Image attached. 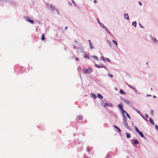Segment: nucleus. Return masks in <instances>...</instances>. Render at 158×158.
Listing matches in <instances>:
<instances>
[{"label": "nucleus", "mask_w": 158, "mask_h": 158, "mask_svg": "<svg viewBox=\"0 0 158 158\" xmlns=\"http://www.w3.org/2000/svg\"><path fill=\"white\" fill-rule=\"evenodd\" d=\"M121 112L123 114V115L124 116V113H125L126 114V113H127L123 109H122V110H121Z\"/></svg>", "instance_id": "6ab92c4d"}, {"label": "nucleus", "mask_w": 158, "mask_h": 158, "mask_svg": "<svg viewBox=\"0 0 158 158\" xmlns=\"http://www.w3.org/2000/svg\"><path fill=\"white\" fill-rule=\"evenodd\" d=\"M107 75L109 76L110 77H113V75L111 74H110V73H108L107 74Z\"/></svg>", "instance_id": "7c9ffc66"}, {"label": "nucleus", "mask_w": 158, "mask_h": 158, "mask_svg": "<svg viewBox=\"0 0 158 158\" xmlns=\"http://www.w3.org/2000/svg\"><path fill=\"white\" fill-rule=\"evenodd\" d=\"M118 107L121 110L123 109V107L122 105L119 104L118 105Z\"/></svg>", "instance_id": "412c9836"}, {"label": "nucleus", "mask_w": 158, "mask_h": 158, "mask_svg": "<svg viewBox=\"0 0 158 158\" xmlns=\"http://www.w3.org/2000/svg\"><path fill=\"white\" fill-rule=\"evenodd\" d=\"M106 29V31L109 34H110V32L109 31V30H108V29H107V28L106 27V28H105Z\"/></svg>", "instance_id": "72a5a7b5"}, {"label": "nucleus", "mask_w": 158, "mask_h": 158, "mask_svg": "<svg viewBox=\"0 0 158 158\" xmlns=\"http://www.w3.org/2000/svg\"><path fill=\"white\" fill-rule=\"evenodd\" d=\"M73 3H74V2L73 1Z\"/></svg>", "instance_id": "603ef678"}, {"label": "nucleus", "mask_w": 158, "mask_h": 158, "mask_svg": "<svg viewBox=\"0 0 158 158\" xmlns=\"http://www.w3.org/2000/svg\"><path fill=\"white\" fill-rule=\"evenodd\" d=\"M119 92L120 94H125V93L124 91L122 89H120L119 91Z\"/></svg>", "instance_id": "f3484780"}, {"label": "nucleus", "mask_w": 158, "mask_h": 158, "mask_svg": "<svg viewBox=\"0 0 158 158\" xmlns=\"http://www.w3.org/2000/svg\"><path fill=\"white\" fill-rule=\"evenodd\" d=\"M73 48H74V49H76V46L75 45H73Z\"/></svg>", "instance_id": "37998d69"}, {"label": "nucleus", "mask_w": 158, "mask_h": 158, "mask_svg": "<svg viewBox=\"0 0 158 158\" xmlns=\"http://www.w3.org/2000/svg\"><path fill=\"white\" fill-rule=\"evenodd\" d=\"M24 19L27 21H28L30 20V18L27 16L24 17Z\"/></svg>", "instance_id": "a211bd4d"}, {"label": "nucleus", "mask_w": 158, "mask_h": 158, "mask_svg": "<svg viewBox=\"0 0 158 158\" xmlns=\"http://www.w3.org/2000/svg\"><path fill=\"white\" fill-rule=\"evenodd\" d=\"M102 105L104 107H106L107 106H110L111 107H112V104L111 103H110V105H109V104L106 102H105V101H102Z\"/></svg>", "instance_id": "7ed1b4c3"}, {"label": "nucleus", "mask_w": 158, "mask_h": 158, "mask_svg": "<svg viewBox=\"0 0 158 158\" xmlns=\"http://www.w3.org/2000/svg\"><path fill=\"white\" fill-rule=\"evenodd\" d=\"M91 96L94 99H96L97 98L96 96L93 93L91 94Z\"/></svg>", "instance_id": "6e6552de"}, {"label": "nucleus", "mask_w": 158, "mask_h": 158, "mask_svg": "<svg viewBox=\"0 0 158 158\" xmlns=\"http://www.w3.org/2000/svg\"><path fill=\"white\" fill-rule=\"evenodd\" d=\"M89 45H90V49H92L93 48H94V47H93V46L92 44V43H90V44H89Z\"/></svg>", "instance_id": "cd10ccee"}, {"label": "nucleus", "mask_w": 158, "mask_h": 158, "mask_svg": "<svg viewBox=\"0 0 158 158\" xmlns=\"http://www.w3.org/2000/svg\"><path fill=\"white\" fill-rule=\"evenodd\" d=\"M126 114L127 115V116L128 117V118L129 119H131V117H130V116L129 115V114L127 113H126Z\"/></svg>", "instance_id": "f704fd0d"}, {"label": "nucleus", "mask_w": 158, "mask_h": 158, "mask_svg": "<svg viewBox=\"0 0 158 158\" xmlns=\"http://www.w3.org/2000/svg\"><path fill=\"white\" fill-rule=\"evenodd\" d=\"M92 71V69L90 68H88L87 69H82V72L84 73H91Z\"/></svg>", "instance_id": "f257e3e1"}, {"label": "nucleus", "mask_w": 158, "mask_h": 158, "mask_svg": "<svg viewBox=\"0 0 158 158\" xmlns=\"http://www.w3.org/2000/svg\"><path fill=\"white\" fill-rule=\"evenodd\" d=\"M152 40L155 43L156 42H157V40L155 38H152Z\"/></svg>", "instance_id": "393cba45"}, {"label": "nucleus", "mask_w": 158, "mask_h": 158, "mask_svg": "<svg viewBox=\"0 0 158 158\" xmlns=\"http://www.w3.org/2000/svg\"><path fill=\"white\" fill-rule=\"evenodd\" d=\"M135 131L138 133L140 131L137 127L135 126Z\"/></svg>", "instance_id": "bb28decb"}, {"label": "nucleus", "mask_w": 158, "mask_h": 158, "mask_svg": "<svg viewBox=\"0 0 158 158\" xmlns=\"http://www.w3.org/2000/svg\"><path fill=\"white\" fill-rule=\"evenodd\" d=\"M126 134L127 137V138H129L131 137V135L129 133L126 132Z\"/></svg>", "instance_id": "dca6fc26"}, {"label": "nucleus", "mask_w": 158, "mask_h": 158, "mask_svg": "<svg viewBox=\"0 0 158 158\" xmlns=\"http://www.w3.org/2000/svg\"><path fill=\"white\" fill-rule=\"evenodd\" d=\"M147 96H151V95H149V94H148L147 95Z\"/></svg>", "instance_id": "a18cd8bd"}, {"label": "nucleus", "mask_w": 158, "mask_h": 158, "mask_svg": "<svg viewBox=\"0 0 158 158\" xmlns=\"http://www.w3.org/2000/svg\"><path fill=\"white\" fill-rule=\"evenodd\" d=\"M112 42L114 44H115L116 47H118V44H117V43L114 40H112Z\"/></svg>", "instance_id": "a878e982"}, {"label": "nucleus", "mask_w": 158, "mask_h": 158, "mask_svg": "<svg viewBox=\"0 0 158 158\" xmlns=\"http://www.w3.org/2000/svg\"><path fill=\"white\" fill-rule=\"evenodd\" d=\"M153 97H154V98H156V97H155V96H153Z\"/></svg>", "instance_id": "3c124183"}, {"label": "nucleus", "mask_w": 158, "mask_h": 158, "mask_svg": "<svg viewBox=\"0 0 158 158\" xmlns=\"http://www.w3.org/2000/svg\"><path fill=\"white\" fill-rule=\"evenodd\" d=\"M149 121H150V123L152 125H154V123L153 121V120L151 118H149Z\"/></svg>", "instance_id": "1a4fd4ad"}, {"label": "nucleus", "mask_w": 158, "mask_h": 158, "mask_svg": "<svg viewBox=\"0 0 158 158\" xmlns=\"http://www.w3.org/2000/svg\"><path fill=\"white\" fill-rule=\"evenodd\" d=\"M97 21H98V23H99V24H100V23H101V22H100V21L99 20V19H98V18H97Z\"/></svg>", "instance_id": "ea45409f"}, {"label": "nucleus", "mask_w": 158, "mask_h": 158, "mask_svg": "<svg viewBox=\"0 0 158 158\" xmlns=\"http://www.w3.org/2000/svg\"><path fill=\"white\" fill-rule=\"evenodd\" d=\"M127 117H126L125 115H124V117L123 118V124L128 129L129 126L128 125V124L127 122Z\"/></svg>", "instance_id": "f03ea898"}, {"label": "nucleus", "mask_w": 158, "mask_h": 158, "mask_svg": "<svg viewBox=\"0 0 158 158\" xmlns=\"http://www.w3.org/2000/svg\"><path fill=\"white\" fill-rule=\"evenodd\" d=\"M138 134L140 135V136L142 137H144V135H143V133L142 132L139 131L138 132Z\"/></svg>", "instance_id": "9b49d317"}, {"label": "nucleus", "mask_w": 158, "mask_h": 158, "mask_svg": "<svg viewBox=\"0 0 158 158\" xmlns=\"http://www.w3.org/2000/svg\"><path fill=\"white\" fill-rule=\"evenodd\" d=\"M145 115L146 117L147 118H149V116L147 114H145Z\"/></svg>", "instance_id": "e433bc0d"}, {"label": "nucleus", "mask_w": 158, "mask_h": 158, "mask_svg": "<svg viewBox=\"0 0 158 158\" xmlns=\"http://www.w3.org/2000/svg\"><path fill=\"white\" fill-rule=\"evenodd\" d=\"M28 21L32 24H33L34 23L33 21L32 20H31L30 19Z\"/></svg>", "instance_id": "c9c22d12"}, {"label": "nucleus", "mask_w": 158, "mask_h": 158, "mask_svg": "<svg viewBox=\"0 0 158 158\" xmlns=\"http://www.w3.org/2000/svg\"><path fill=\"white\" fill-rule=\"evenodd\" d=\"M110 157H111V156L109 154H108L106 156V158H110Z\"/></svg>", "instance_id": "2f4dec72"}, {"label": "nucleus", "mask_w": 158, "mask_h": 158, "mask_svg": "<svg viewBox=\"0 0 158 158\" xmlns=\"http://www.w3.org/2000/svg\"><path fill=\"white\" fill-rule=\"evenodd\" d=\"M132 25L135 27H136V22L135 21H134L132 23Z\"/></svg>", "instance_id": "4be33fe9"}, {"label": "nucleus", "mask_w": 158, "mask_h": 158, "mask_svg": "<svg viewBox=\"0 0 158 158\" xmlns=\"http://www.w3.org/2000/svg\"><path fill=\"white\" fill-rule=\"evenodd\" d=\"M151 91L152 90V88H151Z\"/></svg>", "instance_id": "8fccbe9b"}, {"label": "nucleus", "mask_w": 158, "mask_h": 158, "mask_svg": "<svg viewBox=\"0 0 158 158\" xmlns=\"http://www.w3.org/2000/svg\"><path fill=\"white\" fill-rule=\"evenodd\" d=\"M84 158H89L87 156H85L84 157Z\"/></svg>", "instance_id": "de8ad7c7"}, {"label": "nucleus", "mask_w": 158, "mask_h": 158, "mask_svg": "<svg viewBox=\"0 0 158 158\" xmlns=\"http://www.w3.org/2000/svg\"><path fill=\"white\" fill-rule=\"evenodd\" d=\"M47 6L48 7H49L52 9L53 8V6L51 4H47Z\"/></svg>", "instance_id": "5701e85b"}, {"label": "nucleus", "mask_w": 158, "mask_h": 158, "mask_svg": "<svg viewBox=\"0 0 158 158\" xmlns=\"http://www.w3.org/2000/svg\"><path fill=\"white\" fill-rule=\"evenodd\" d=\"M97 2L96 0H94V2L95 3H96Z\"/></svg>", "instance_id": "49530a36"}, {"label": "nucleus", "mask_w": 158, "mask_h": 158, "mask_svg": "<svg viewBox=\"0 0 158 158\" xmlns=\"http://www.w3.org/2000/svg\"><path fill=\"white\" fill-rule=\"evenodd\" d=\"M75 59H76V60H77V61H78V60H79V59L78 58L76 57V58H75Z\"/></svg>", "instance_id": "79ce46f5"}, {"label": "nucleus", "mask_w": 158, "mask_h": 158, "mask_svg": "<svg viewBox=\"0 0 158 158\" xmlns=\"http://www.w3.org/2000/svg\"><path fill=\"white\" fill-rule=\"evenodd\" d=\"M84 57L85 58H88V59H89V56H88V55L86 54H85L84 55Z\"/></svg>", "instance_id": "473e14b6"}, {"label": "nucleus", "mask_w": 158, "mask_h": 158, "mask_svg": "<svg viewBox=\"0 0 158 158\" xmlns=\"http://www.w3.org/2000/svg\"><path fill=\"white\" fill-rule=\"evenodd\" d=\"M95 66L96 67H97L98 68H104L105 69H106V68L104 66L103 64H101L100 65H98V64H95Z\"/></svg>", "instance_id": "423d86ee"}, {"label": "nucleus", "mask_w": 158, "mask_h": 158, "mask_svg": "<svg viewBox=\"0 0 158 158\" xmlns=\"http://www.w3.org/2000/svg\"><path fill=\"white\" fill-rule=\"evenodd\" d=\"M93 57L94 59L95 60H98V57L96 56H93Z\"/></svg>", "instance_id": "c756f323"}, {"label": "nucleus", "mask_w": 158, "mask_h": 158, "mask_svg": "<svg viewBox=\"0 0 158 158\" xmlns=\"http://www.w3.org/2000/svg\"><path fill=\"white\" fill-rule=\"evenodd\" d=\"M99 25H100L101 27H102L104 28H106V27L104 25L101 23H100Z\"/></svg>", "instance_id": "aec40b11"}, {"label": "nucleus", "mask_w": 158, "mask_h": 158, "mask_svg": "<svg viewBox=\"0 0 158 158\" xmlns=\"http://www.w3.org/2000/svg\"><path fill=\"white\" fill-rule=\"evenodd\" d=\"M88 41H89V44H90V43H91L90 40H89Z\"/></svg>", "instance_id": "c03bdc74"}, {"label": "nucleus", "mask_w": 158, "mask_h": 158, "mask_svg": "<svg viewBox=\"0 0 158 158\" xmlns=\"http://www.w3.org/2000/svg\"><path fill=\"white\" fill-rule=\"evenodd\" d=\"M124 18L125 19H128V20L129 19V16L128 14H125L124 15Z\"/></svg>", "instance_id": "0eeeda50"}, {"label": "nucleus", "mask_w": 158, "mask_h": 158, "mask_svg": "<svg viewBox=\"0 0 158 158\" xmlns=\"http://www.w3.org/2000/svg\"><path fill=\"white\" fill-rule=\"evenodd\" d=\"M77 119L78 120H82V117L81 116H78L77 117Z\"/></svg>", "instance_id": "2eb2a0df"}, {"label": "nucleus", "mask_w": 158, "mask_h": 158, "mask_svg": "<svg viewBox=\"0 0 158 158\" xmlns=\"http://www.w3.org/2000/svg\"><path fill=\"white\" fill-rule=\"evenodd\" d=\"M126 84H127V85L130 87V88L131 89H132L134 90H135V89L132 86H131V85H129V84H128L127 83H126Z\"/></svg>", "instance_id": "9d476101"}, {"label": "nucleus", "mask_w": 158, "mask_h": 158, "mask_svg": "<svg viewBox=\"0 0 158 158\" xmlns=\"http://www.w3.org/2000/svg\"><path fill=\"white\" fill-rule=\"evenodd\" d=\"M124 102L126 103L128 105H129L130 104V102L129 101L125 99L124 100Z\"/></svg>", "instance_id": "4468645a"}, {"label": "nucleus", "mask_w": 158, "mask_h": 158, "mask_svg": "<svg viewBox=\"0 0 158 158\" xmlns=\"http://www.w3.org/2000/svg\"><path fill=\"white\" fill-rule=\"evenodd\" d=\"M142 117L145 120H146V121H148L147 119H146L144 117L143 115L142 116Z\"/></svg>", "instance_id": "58836bf2"}, {"label": "nucleus", "mask_w": 158, "mask_h": 158, "mask_svg": "<svg viewBox=\"0 0 158 158\" xmlns=\"http://www.w3.org/2000/svg\"><path fill=\"white\" fill-rule=\"evenodd\" d=\"M132 141L133 142V143L135 145H137L139 143V142L137 139H132Z\"/></svg>", "instance_id": "39448f33"}, {"label": "nucleus", "mask_w": 158, "mask_h": 158, "mask_svg": "<svg viewBox=\"0 0 158 158\" xmlns=\"http://www.w3.org/2000/svg\"><path fill=\"white\" fill-rule=\"evenodd\" d=\"M67 27H65V29H67Z\"/></svg>", "instance_id": "09e8293b"}, {"label": "nucleus", "mask_w": 158, "mask_h": 158, "mask_svg": "<svg viewBox=\"0 0 158 158\" xmlns=\"http://www.w3.org/2000/svg\"><path fill=\"white\" fill-rule=\"evenodd\" d=\"M139 5H140V6L142 5V3L141 2H139Z\"/></svg>", "instance_id": "a19ab883"}, {"label": "nucleus", "mask_w": 158, "mask_h": 158, "mask_svg": "<svg viewBox=\"0 0 158 158\" xmlns=\"http://www.w3.org/2000/svg\"><path fill=\"white\" fill-rule=\"evenodd\" d=\"M102 60L105 61H108L109 62H110V60L108 58L104 57L103 56H102Z\"/></svg>", "instance_id": "20e7f679"}, {"label": "nucleus", "mask_w": 158, "mask_h": 158, "mask_svg": "<svg viewBox=\"0 0 158 158\" xmlns=\"http://www.w3.org/2000/svg\"><path fill=\"white\" fill-rule=\"evenodd\" d=\"M98 97L100 99H102L103 98L102 96L99 94H98Z\"/></svg>", "instance_id": "ddd939ff"}, {"label": "nucleus", "mask_w": 158, "mask_h": 158, "mask_svg": "<svg viewBox=\"0 0 158 158\" xmlns=\"http://www.w3.org/2000/svg\"><path fill=\"white\" fill-rule=\"evenodd\" d=\"M114 127L116 128L118 131L119 133H120L121 132V130H120V129L118 127H116V126L114 125Z\"/></svg>", "instance_id": "f8f14e48"}, {"label": "nucleus", "mask_w": 158, "mask_h": 158, "mask_svg": "<svg viewBox=\"0 0 158 158\" xmlns=\"http://www.w3.org/2000/svg\"><path fill=\"white\" fill-rule=\"evenodd\" d=\"M139 24L141 28H144V27H143L142 25L140 23H139Z\"/></svg>", "instance_id": "4c0bfd02"}, {"label": "nucleus", "mask_w": 158, "mask_h": 158, "mask_svg": "<svg viewBox=\"0 0 158 158\" xmlns=\"http://www.w3.org/2000/svg\"><path fill=\"white\" fill-rule=\"evenodd\" d=\"M44 35L45 34L42 35L41 39L43 40H45Z\"/></svg>", "instance_id": "b1692460"}, {"label": "nucleus", "mask_w": 158, "mask_h": 158, "mask_svg": "<svg viewBox=\"0 0 158 158\" xmlns=\"http://www.w3.org/2000/svg\"><path fill=\"white\" fill-rule=\"evenodd\" d=\"M86 151L88 152H90V148L89 147H87V148H86Z\"/></svg>", "instance_id": "c85d7f7f"}]
</instances>
